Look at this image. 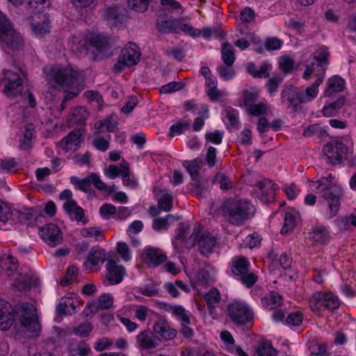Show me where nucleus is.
<instances>
[{"label":"nucleus","mask_w":356,"mask_h":356,"mask_svg":"<svg viewBox=\"0 0 356 356\" xmlns=\"http://www.w3.org/2000/svg\"><path fill=\"white\" fill-rule=\"evenodd\" d=\"M13 325L17 332L39 334L42 331V325L37 315L36 309L33 305H21L14 316L10 313V305L1 300L0 330L6 331Z\"/></svg>","instance_id":"f257e3e1"},{"label":"nucleus","mask_w":356,"mask_h":356,"mask_svg":"<svg viewBox=\"0 0 356 356\" xmlns=\"http://www.w3.org/2000/svg\"><path fill=\"white\" fill-rule=\"evenodd\" d=\"M43 72L49 85L65 93L60 110L65 108V102L77 96L83 88L82 73L71 66L47 65Z\"/></svg>","instance_id":"f03ea898"},{"label":"nucleus","mask_w":356,"mask_h":356,"mask_svg":"<svg viewBox=\"0 0 356 356\" xmlns=\"http://www.w3.org/2000/svg\"><path fill=\"white\" fill-rule=\"evenodd\" d=\"M311 190L319 195L321 212L325 220L337 216L341 201L345 196L343 187L335 181L332 174L322 177L316 181H309Z\"/></svg>","instance_id":"7ed1b4c3"},{"label":"nucleus","mask_w":356,"mask_h":356,"mask_svg":"<svg viewBox=\"0 0 356 356\" xmlns=\"http://www.w3.org/2000/svg\"><path fill=\"white\" fill-rule=\"evenodd\" d=\"M251 205L247 201L227 200L222 209L223 216L232 225L240 226L250 217Z\"/></svg>","instance_id":"20e7f679"},{"label":"nucleus","mask_w":356,"mask_h":356,"mask_svg":"<svg viewBox=\"0 0 356 356\" xmlns=\"http://www.w3.org/2000/svg\"><path fill=\"white\" fill-rule=\"evenodd\" d=\"M232 275L245 287H252L258 280V276L250 272V262L244 256H236L230 262Z\"/></svg>","instance_id":"39448f33"},{"label":"nucleus","mask_w":356,"mask_h":356,"mask_svg":"<svg viewBox=\"0 0 356 356\" xmlns=\"http://www.w3.org/2000/svg\"><path fill=\"white\" fill-rule=\"evenodd\" d=\"M340 305L339 298L331 291H316L309 298V308L318 315H321L325 309L334 311Z\"/></svg>","instance_id":"423d86ee"},{"label":"nucleus","mask_w":356,"mask_h":356,"mask_svg":"<svg viewBox=\"0 0 356 356\" xmlns=\"http://www.w3.org/2000/svg\"><path fill=\"white\" fill-rule=\"evenodd\" d=\"M227 312L231 320L237 325H246L248 328L252 326L254 312L245 302L233 301L228 305Z\"/></svg>","instance_id":"0eeeda50"},{"label":"nucleus","mask_w":356,"mask_h":356,"mask_svg":"<svg viewBox=\"0 0 356 356\" xmlns=\"http://www.w3.org/2000/svg\"><path fill=\"white\" fill-rule=\"evenodd\" d=\"M0 42L13 50L19 49L24 44L21 35L13 29L10 22L1 11Z\"/></svg>","instance_id":"6e6552de"},{"label":"nucleus","mask_w":356,"mask_h":356,"mask_svg":"<svg viewBox=\"0 0 356 356\" xmlns=\"http://www.w3.org/2000/svg\"><path fill=\"white\" fill-rule=\"evenodd\" d=\"M323 151L327 162L331 164L340 163L347 159V147L341 141L327 143L323 146Z\"/></svg>","instance_id":"1a4fd4ad"},{"label":"nucleus","mask_w":356,"mask_h":356,"mask_svg":"<svg viewBox=\"0 0 356 356\" xmlns=\"http://www.w3.org/2000/svg\"><path fill=\"white\" fill-rule=\"evenodd\" d=\"M3 92L10 98L21 95L23 90L22 79L18 72L4 70Z\"/></svg>","instance_id":"9d476101"},{"label":"nucleus","mask_w":356,"mask_h":356,"mask_svg":"<svg viewBox=\"0 0 356 356\" xmlns=\"http://www.w3.org/2000/svg\"><path fill=\"white\" fill-rule=\"evenodd\" d=\"M39 234L42 240L51 247H54L63 241V233L60 227L54 223H49L40 227Z\"/></svg>","instance_id":"9b49d317"},{"label":"nucleus","mask_w":356,"mask_h":356,"mask_svg":"<svg viewBox=\"0 0 356 356\" xmlns=\"http://www.w3.org/2000/svg\"><path fill=\"white\" fill-rule=\"evenodd\" d=\"M140 258L144 263L156 267L165 262L168 257L162 250L147 246L140 253Z\"/></svg>","instance_id":"f8f14e48"},{"label":"nucleus","mask_w":356,"mask_h":356,"mask_svg":"<svg viewBox=\"0 0 356 356\" xmlns=\"http://www.w3.org/2000/svg\"><path fill=\"white\" fill-rule=\"evenodd\" d=\"M179 23V20L165 13L157 16L155 26L157 31L161 34H177Z\"/></svg>","instance_id":"ddd939ff"},{"label":"nucleus","mask_w":356,"mask_h":356,"mask_svg":"<svg viewBox=\"0 0 356 356\" xmlns=\"http://www.w3.org/2000/svg\"><path fill=\"white\" fill-rule=\"evenodd\" d=\"M189 229L190 228L188 226L185 225L183 223L179 224V227L176 234L175 241L172 243L175 248H177V243L179 241H181V242L184 243L185 246L187 248H191L195 245L200 234V230L199 227L195 228L191 236L187 238Z\"/></svg>","instance_id":"4468645a"},{"label":"nucleus","mask_w":356,"mask_h":356,"mask_svg":"<svg viewBox=\"0 0 356 356\" xmlns=\"http://www.w3.org/2000/svg\"><path fill=\"white\" fill-rule=\"evenodd\" d=\"M281 102L291 112L296 113L300 103L298 88L291 86L285 87L281 92Z\"/></svg>","instance_id":"2eb2a0df"},{"label":"nucleus","mask_w":356,"mask_h":356,"mask_svg":"<svg viewBox=\"0 0 356 356\" xmlns=\"http://www.w3.org/2000/svg\"><path fill=\"white\" fill-rule=\"evenodd\" d=\"M258 192L261 195V201L264 204L273 202L275 200V192L278 190L277 184L271 180L265 179L256 184Z\"/></svg>","instance_id":"dca6fc26"},{"label":"nucleus","mask_w":356,"mask_h":356,"mask_svg":"<svg viewBox=\"0 0 356 356\" xmlns=\"http://www.w3.org/2000/svg\"><path fill=\"white\" fill-rule=\"evenodd\" d=\"M106 20L111 28H121L127 21V15L123 9L118 7H111L106 10Z\"/></svg>","instance_id":"f3484780"},{"label":"nucleus","mask_w":356,"mask_h":356,"mask_svg":"<svg viewBox=\"0 0 356 356\" xmlns=\"http://www.w3.org/2000/svg\"><path fill=\"white\" fill-rule=\"evenodd\" d=\"M323 76L320 75L315 81L307 88H298L300 103L307 104L313 101L318 94V87L323 81Z\"/></svg>","instance_id":"a211bd4d"},{"label":"nucleus","mask_w":356,"mask_h":356,"mask_svg":"<svg viewBox=\"0 0 356 356\" xmlns=\"http://www.w3.org/2000/svg\"><path fill=\"white\" fill-rule=\"evenodd\" d=\"M81 142L80 130H74L64 137L58 143L59 147L65 152H74L79 147Z\"/></svg>","instance_id":"6ab92c4d"},{"label":"nucleus","mask_w":356,"mask_h":356,"mask_svg":"<svg viewBox=\"0 0 356 356\" xmlns=\"http://www.w3.org/2000/svg\"><path fill=\"white\" fill-rule=\"evenodd\" d=\"M329 58L330 52L328 51V49L325 46L320 47L313 54V62H314L316 67L318 68V76L323 75L324 76L325 70L329 64Z\"/></svg>","instance_id":"aec40b11"},{"label":"nucleus","mask_w":356,"mask_h":356,"mask_svg":"<svg viewBox=\"0 0 356 356\" xmlns=\"http://www.w3.org/2000/svg\"><path fill=\"white\" fill-rule=\"evenodd\" d=\"M132 43L129 42L121 51L117 63L114 65V70L120 72L124 67L134 64V49Z\"/></svg>","instance_id":"412c9836"},{"label":"nucleus","mask_w":356,"mask_h":356,"mask_svg":"<svg viewBox=\"0 0 356 356\" xmlns=\"http://www.w3.org/2000/svg\"><path fill=\"white\" fill-rule=\"evenodd\" d=\"M63 207L65 211L67 213L72 220L81 222L83 224H86L87 222V220L85 218L83 209L77 206V204L74 200L65 202Z\"/></svg>","instance_id":"4be33fe9"},{"label":"nucleus","mask_w":356,"mask_h":356,"mask_svg":"<svg viewBox=\"0 0 356 356\" xmlns=\"http://www.w3.org/2000/svg\"><path fill=\"white\" fill-rule=\"evenodd\" d=\"M107 274L106 278L110 284H117L122 282L124 268L118 266L114 261H108L106 264Z\"/></svg>","instance_id":"5701e85b"},{"label":"nucleus","mask_w":356,"mask_h":356,"mask_svg":"<svg viewBox=\"0 0 356 356\" xmlns=\"http://www.w3.org/2000/svg\"><path fill=\"white\" fill-rule=\"evenodd\" d=\"M38 19L33 18L31 22V29L35 35L42 37L49 33L51 26L49 17L47 15H42V17H38Z\"/></svg>","instance_id":"b1692460"},{"label":"nucleus","mask_w":356,"mask_h":356,"mask_svg":"<svg viewBox=\"0 0 356 356\" xmlns=\"http://www.w3.org/2000/svg\"><path fill=\"white\" fill-rule=\"evenodd\" d=\"M70 47L73 51L86 54L88 51L89 47V33H79L74 35L70 42Z\"/></svg>","instance_id":"393cba45"},{"label":"nucleus","mask_w":356,"mask_h":356,"mask_svg":"<svg viewBox=\"0 0 356 356\" xmlns=\"http://www.w3.org/2000/svg\"><path fill=\"white\" fill-rule=\"evenodd\" d=\"M118 119L115 113H111L105 119L95 122L94 128L98 132H115L118 129Z\"/></svg>","instance_id":"a878e982"},{"label":"nucleus","mask_w":356,"mask_h":356,"mask_svg":"<svg viewBox=\"0 0 356 356\" xmlns=\"http://www.w3.org/2000/svg\"><path fill=\"white\" fill-rule=\"evenodd\" d=\"M261 302L265 309L273 310L283 305V298L277 292L271 291L268 294L261 298Z\"/></svg>","instance_id":"bb28decb"},{"label":"nucleus","mask_w":356,"mask_h":356,"mask_svg":"<svg viewBox=\"0 0 356 356\" xmlns=\"http://www.w3.org/2000/svg\"><path fill=\"white\" fill-rule=\"evenodd\" d=\"M169 312H172L175 316L181 321L182 334H192L193 330L187 327L191 323L190 318L186 311L182 306L172 305V308L170 309Z\"/></svg>","instance_id":"cd10ccee"},{"label":"nucleus","mask_w":356,"mask_h":356,"mask_svg":"<svg viewBox=\"0 0 356 356\" xmlns=\"http://www.w3.org/2000/svg\"><path fill=\"white\" fill-rule=\"evenodd\" d=\"M309 235L314 242L321 245L327 244L331 239L327 228L323 225L314 227Z\"/></svg>","instance_id":"c85d7f7f"},{"label":"nucleus","mask_w":356,"mask_h":356,"mask_svg":"<svg viewBox=\"0 0 356 356\" xmlns=\"http://www.w3.org/2000/svg\"><path fill=\"white\" fill-rule=\"evenodd\" d=\"M17 269V260L10 254H4L0 258V272L8 276L12 275Z\"/></svg>","instance_id":"c756f323"},{"label":"nucleus","mask_w":356,"mask_h":356,"mask_svg":"<svg viewBox=\"0 0 356 356\" xmlns=\"http://www.w3.org/2000/svg\"><path fill=\"white\" fill-rule=\"evenodd\" d=\"M196 242H197L200 253L204 256H208L213 252L216 243V238L209 234H202L200 238H197Z\"/></svg>","instance_id":"7c9ffc66"},{"label":"nucleus","mask_w":356,"mask_h":356,"mask_svg":"<svg viewBox=\"0 0 356 356\" xmlns=\"http://www.w3.org/2000/svg\"><path fill=\"white\" fill-rule=\"evenodd\" d=\"M345 88V81L339 76H333L327 80V88L325 90V95L332 96L336 92L343 90Z\"/></svg>","instance_id":"2f4dec72"},{"label":"nucleus","mask_w":356,"mask_h":356,"mask_svg":"<svg viewBox=\"0 0 356 356\" xmlns=\"http://www.w3.org/2000/svg\"><path fill=\"white\" fill-rule=\"evenodd\" d=\"M105 259L106 252L102 248L92 249L84 265L86 268H92L103 264Z\"/></svg>","instance_id":"473e14b6"},{"label":"nucleus","mask_w":356,"mask_h":356,"mask_svg":"<svg viewBox=\"0 0 356 356\" xmlns=\"http://www.w3.org/2000/svg\"><path fill=\"white\" fill-rule=\"evenodd\" d=\"M88 111L83 106L76 107L71 112L70 118L72 124L83 125L89 116Z\"/></svg>","instance_id":"72a5a7b5"},{"label":"nucleus","mask_w":356,"mask_h":356,"mask_svg":"<svg viewBox=\"0 0 356 356\" xmlns=\"http://www.w3.org/2000/svg\"><path fill=\"white\" fill-rule=\"evenodd\" d=\"M202 165V159L196 158L191 161H184L183 166L186 168L193 180L199 179L200 170Z\"/></svg>","instance_id":"f704fd0d"},{"label":"nucleus","mask_w":356,"mask_h":356,"mask_svg":"<svg viewBox=\"0 0 356 356\" xmlns=\"http://www.w3.org/2000/svg\"><path fill=\"white\" fill-rule=\"evenodd\" d=\"M20 278L18 279L17 284L15 286L22 290L26 287H31L37 284L38 278L34 275L32 271L20 273Z\"/></svg>","instance_id":"c9c22d12"},{"label":"nucleus","mask_w":356,"mask_h":356,"mask_svg":"<svg viewBox=\"0 0 356 356\" xmlns=\"http://www.w3.org/2000/svg\"><path fill=\"white\" fill-rule=\"evenodd\" d=\"M89 42L90 46L99 52H103L108 47V38L99 34L89 33Z\"/></svg>","instance_id":"e433bc0d"},{"label":"nucleus","mask_w":356,"mask_h":356,"mask_svg":"<svg viewBox=\"0 0 356 356\" xmlns=\"http://www.w3.org/2000/svg\"><path fill=\"white\" fill-rule=\"evenodd\" d=\"M221 57L225 65H233L235 62L236 57L234 47L229 42H225L221 47Z\"/></svg>","instance_id":"4c0bfd02"},{"label":"nucleus","mask_w":356,"mask_h":356,"mask_svg":"<svg viewBox=\"0 0 356 356\" xmlns=\"http://www.w3.org/2000/svg\"><path fill=\"white\" fill-rule=\"evenodd\" d=\"M158 196V207L161 210L169 211L172 207V197L167 191H160Z\"/></svg>","instance_id":"58836bf2"},{"label":"nucleus","mask_w":356,"mask_h":356,"mask_svg":"<svg viewBox=\"0 0 356 356\" xmlns=\"http://www.w3.org/2000/svg\"><path fill=\"white\" fill-rule=\"evenodd\" d=\"M345 103V97H341L337 99L334 102L328 105H325L322 113L325 117H332L337 114L338 111L342 108Z\"/></svg>","instance_id":"ea45409f"},{"label":"nucleus","mask_w":356,"mask_h":356,"mask_svg":"<svg viewBox=\"0 0 356 356\" xmlns=\"http://www.w3.org/2000/svg\"><path fill=\"white\" fill-rule=\"evenodd\" d=\"M141 346L146 349H152L159 346L161 343L158 335H138Z\"/></svg>","instance_id":"a19ab883"},{"label":"nucleus","mask_w":356,"mask_h":356,"mask_svg":"<svg viewBox=\"0 0 356 356\" xmlns=\"http://www.w3.org/2000/svg\"><path fill=\"white\" fill-rule=\"evenodd\" d=\"M129 163L125 161L120 163L119 165H111L104 169V175L111 179H114L116 177L121 176L122 170L124 167H127Z\"/></svg>","instance_id":"79ce46f5"},{"label":"nucleus","mask_w":356,"mask_h":356,"mask_svg":"<svg viewBox=\"0 0 356 356\" xmlns=\"http://www.w3.org/2000/svg\"><path fill=\"white\" fill-rule=\"evenodd\" d=\"M297 225L296 216L290 212L285 214L284 225L281 229V234L283 235L288 234L293 230Z\"/></svg>","instance_id":"37998d69"},{"label":"nucleus","mask_w":356,"mask_h":356,"mask_svg":"<svg viewBox=\"0 0 356 356\" xmlns=\"http://www.w3.org/2000/svg\"><path fill=\"white\" fill-rule=\"evenodd\" d=\"M308 348L310 351V356H330L324 343L314 341H311L308 344Z\"/></svg>","instance_id":"c03bdc74"},{"label":"nucleus","mask_w":356,"mask_h":356,"mask_svg":"<svg viewBox=\"0 0 356 356\" xmlns=\"http://www.w3.org/2000/svg\"><path fill=\"white\" fill-rule=\"evenodd\" d=\"M100 133L101 132L96 131L93 135L92 143L97 149L101 152H105L109 148V140L111 136H108V138H104L100 136Z\"/></svg>","instance_id":"a18cd8bd"},{"label":"nucleus","mask_w":356,"mask_h":356,"mask_svg":"<svg viewBox=\"0 0 356 356\" xmlns=\"http://www.w3.org/2000/svg\"><path fill=\"white\" fill-rule=\"evenodd\" d=\"M184 33L186 35H190L192 38H198L200 36L202 33V31L199 29L193 27L192 25L186 23H182L180 22L179 28H178V33Z\"/></svg>","instance_id":"49530a36"},{"label":"nucleus","mask_w":356,"mask_h":356,"mask_svg":"<svg viewBox=\"0 0 356 356\" xmlns=\"http://www.w3.org/2000/svg\"><path fill=\"white\" fill-rule=\"evenodd\" d=\"M268 109V104L266 102L255 103L245 109L246 112L252 116H259L265 114Z\"/></svg>","instance_id":"de8ad7c7"},{"label":"nucleus","mask_w":356,"mask_h":356,"mask_svg":"<svg viewBox=\"0 0 356 356\" xmlns=\"http://www.w3.org/2000/svg\"><path fill=\"white\" fill-rule=\"evenodd\" d=\"M173 220L174 218L170 214L167 215L165 218H155L152 222V228L156 231L167 229L170 221Z\"/></svg>","instance_id":"09e8293b"},{"label":"nucleus","mask_w":356,"mask_h":356,"mask_svg":"<svg viewBox=\"0 0 356 356\" xmlns=\"http://www.w3.org/2000/svg\"><path fill=\"white\" fill-rule=\"evenodd\" d=\"M70 181L77 189L80 191L88 192L90 190L91 183L89 176L83 179H80L77 177L73 176L71 177Z\"/></svg>","instance_id":"8fccbe9b"},{"label":"nucleus","mask_w":356,"mask_h":356,"mask_svg":"<svg viewBox=\"0 0 356 356\" xmlns=\"http://www.w3.org/2000/svg\"><path fill=\"white\" fill-rule=\"evenodd\" d=\"M77 273V267L75 266H69L64 277L60 281V285L63 286H66L75 282Z\"/></svg>","instance_id":"3c124183"},{"label":"nucleus","mask_w":356,"mask_h":356,"mask_svg":"<svg viewBox=\"0 0 356 356\" xmlns=\"http://www.w3.org/2000/svg\"><path fill=\"white\" fill-rule=\"evenodd\" d=\"M34 127L33 124H28L25 129L23 138L20 140L21 149H26L31 147Z\"/></svg>","instance_id":"603ef678"},{"label":"nucleus","mask_w":356,"mask_h":356,"mask_svg":"<svg viewBox=\"0 0 356 356\" xmlns=\"http://www.w3.org/2000/svg\"><path fill=\"white\" fill-rule=\"evenodd\" d=\"M128 313H131V309L127 307H124L118 312L117 316L120 322L127 328L128 332H132L134 330V323L129 318L124 316H128Z\"/></svg>","instance_id":"864d4df0"},{"label":"nucleus","mask_w":356,"mask_h":356,"mask_svg":"<svg viewBox=\"0 0 356 356\" xmlns=\"http://www.w3.org/2000/svg\"><path fill=\"white\" fill-rule=\"evenodd\" d=\"M258 356H276V350L270 343L267 342L260 343L256 350Z\"/></svg>","instance_id":"5fc2aeb1"},{"label":"nucleus","mask_w":356,"mask_h":356,"mask_svg":"<svg viewBox=\"0 0 356 356\" xmlns=\"http://www.w3.org/2000/svg\"><path fill=\"white\" fill-rule=\"evenodd\" d=\"M101 310L108 309L113 305V296L111 293H102L96 300Z\"/></svg>","instance_id":"6e6d98bb"},{"label":"nucleus","mask_w":356,"mask_h":356,"mask_svg":"<svg viewBox=\"0 0 356 356\" xmlns=\"http://www.w3.org/2000/svg\"><path fill=\"white\" fill-rule=\"evenodd\" d=\"M259 93L257 91L245 90L243 92V105L246 108L255 104L259 98Z\"/></svg>","instance_id":"4d7b16f0"},{"label":"nucleus","mask_w":356,"mask_h":356,"mask_svg":"<svg viewBox=\"0 0 356 356\" xmlns=\"http://www.w3.org/2000/svg\"><path fill=\"white\" fill-rule=\"evenodd\" d=\"M13 213L10 207L3 201H0V226L11 219Z\"/></svg>","instance_id":"13d9d810"},{"label":"nucleus","mask_w":356,"mask_h":356,"mask_svg":"<svg viewBox=\"0 0 356 356\" xmlns=\"http://www.w3.org/2000/svg\"><path fill=\"white\" fill-rule=\"evenodd\" d=\"M154 334H175L176 331L172 330L168 322L165 320L160 319L157 321L154 325Z\"/></svg>","instance_id":"bf43d9fd"},{"label":"nucleus","mask_w":356,"mask_h":356,"mask_svg":"<svg viewBox=\"0 0 356 356\" xmlns=\"http://www.w3.org/2000/svg\"><path fill=\"white\" fill-rule=\"evenodd\" d=\"M213 184H219L222 190H227L232 187L231 181L224 173L218 172L213 180Z\"/></svg>","instance_id":"052dcab7"},{"label":"nucleus","mask_w":356,"mask_h":356,"mask_svg":"<svg viewBox=\"0 0 356 356\" xmlns=\"http://www.w3.org/2000/svg\"><path fill=\"white\" fill-rule=\"evenodd\" d=\"M217 71L221 79L225 81L232 79L235 75L232 65H220L217 67Z\"/></svg>","instance_id":"680f3d73"},{"label":"nucleus","mask_w":356,"mask_h":356,"mask_svg":"<svg viewBox=\"0 0 356 356\" xmlns=\"http://www.w3.org/2000/svg\"><path fill=\"white\" fill-rule=\"evenodd\" d=\"M84 96L90 102H96L98 109L100 111L103 108V99L100 93L94 90H86Z\"/></svg>","instance_id":"e2e57ef3"},{"label":"nucleus","mask_w":356,"mask_h":356,"mask_svg":"<svg viewBox=\"0 0 356 356\" xmlns=\"http://www.w3.org/2000/svg\"><path fill=\"white\" fill-rule=\"evenodd\" d=\"M323 134V131L322 130L321 126L318 124H313L304 129L302 135L305 137H312L317 136L321 137Z\"/></svg>","instance_id":"0e129e2a"},{"label":"nucleus","mask_w":356,"mask_h":356,"mask_svg":"<svg viewBox=\"0 0 356 356\" xmlns=\"http://www.w3.org/2000/svg\"><path fill=\"white\" fill-rule=\"evenodd\" d=\"M194 181L195 183L190 185V191L191 194L198 197H203L207 192V189L204 187V183H202L199 179Z\"/></svg>","instance_id":"69168bd1"},{"label":"nucleus","mask_w":356,"mask_h":356,"mask_svg":"<svg viewBox=\"0 0 356 356\" xmlns=\"http://www.w3.org/2000/svg\"><path fill=\"white\" fill-rule=\"evenodd\" d=\"M205 301L209 306L218 303L220 301L221 296L219 291L213 288L210 291L206 293L204 296Z\"/></svg>","instance_id":"338daca9"},{"label":"nucleus","mask_w":356,"mask_h":356,"mask_svg":"<svg viewBox=\"0 0 356 356\" xmlns=\"http://www.w3.org/2000/svg\"><path fill=\"white\" fill-rule=\"evenodd\" d=\"M91 349L90 346L86 343H79L77 348H70V356H88L90 353Z\"/></svg>","instance_id":"774afa93"}]
</instances>
